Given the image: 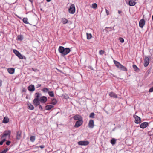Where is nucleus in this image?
Returning <instances> with one entry per match:
<instances>
[{
  "mask_svg": "<svg viewBox=\"0 0 153 153\" xmlns=\"http://www.w3.org/2000/svg\"><path fill=\"white\" fill-rule=\"evenodd\" d=\"M58 51L62 56H64L68 54L71 51L69 48H65L63 46H59Z\"/></svg>",
  "mask_w": 153,
  "mask_h": 153,
  "instance_id": "nucleus-1",
  "label": "nucleus"
},
{
  "mask_svg": "<svg viewBox=\"0 0 153 153\" xmlns=\"http://www.w3.org/2000/svg\"><path fill=\"white\" fill-rule=\"evenodd\" d=\"M114 64H115V66L118 68L123 71H127V68L126 67L122 65V64H120L119 62L114 60Z\"/></svg>",
  "mask_w": 153,
  "mask_h": 153,
  "instance_id": "nucleus-2",
  "label": "nucleus"
},
{
  "mask_svg": "<svg viewBox=\"0 0 153 153\" xmlns=\"http://www.w3.org/2000/svg\"><path fill=\"white\" fill-rule=\"evenodd\" d=\"M13 52L17 56L18 58L21 59H23V56L18 51L14 49Z\"/></svg>",
  "mask_w": 153,
  "mask_h": 153,
  "instance_id": "nucleus-3",
  "label": "nucleus"
},
{
  "mask_svg": "<svg viewBox=\"0 0 153 153\" xmlns=\"http://www.w3.org/2000/svg\"><path fill=\"white\" fill-rule=\"evenodd\" d=\"M75 7L74 4H71L68 10L69 12L71 14H74L75 12Z\"/></svg>",
  "mask_w": 153,
  "mask_h": 153,
  "instance_id": "nucleus-4",
  "label": "nucleus"
},
{
  "mask_svg": "<svg viewBox=\"0 0 153 153\" xmlns=\"http://www.w3.org/2000/svg\"><path fill=\"white\" fill-rule=\"evenodd\" d=\"M11 134V131L10 130L5 131L3 133V135L1 136V139H2L5 137H6L7 136L9 137L10 136Z\"/></svg>",
  "mask_w": 153,
  "mask_h": 153,
  "instance_id": "nucleus-5",
  "label": "nucleus"
},
{
  "mask_svg": "<svg viewBox=\"0 0 153 153\" xmlns=\"http://www.w3.org/2000/svg\"><path fill=\"white\" fill-rule=\"evenodd\" d=\"M83 123V121L82 119L77 121L75 123V124L74 125V127L75 128H78Z\"/></svg>",
  "mask_w": 153,
  "mask_h": 153,
  "instance_id": "nucleus-6",
  "label": "nucleus"
},
{
  "mask_svg": "<svg viewBox=\"0 0 153 153\" xmlns=\"http://www.w3.org/2000/svg\"><path fill=\"white\" fill-rule=\"evenodd\" d=\"M89 143L87 141H81L78 142V144L79 145L86 146L89 144Z\"/></svg>",
  "mask_w": 153,
  "mask_h": 153,
  "instance_id": "nucleus-7",
  "label": "nucleus"
},
{
  "mask_svg": "<svg viewBox=\"0 0 153 153\" xmlns=\"http://www.w3.org/2000/svg\"><path fill=\"white\" fill-rule=\"evenodd\" d=\"M149 63V58L147 56H146L144 59V65L145 67H147Z\"/></svg>",
  "mask_w": 153,
  "mask_h": 153,
  "instance_id": "nucleus-8",
  "label": "nucleus"
},
{
  "mask_svg": "<svg viewBox=\"0 0 153 153\" xmlns=\"http://www.w3.org/2000/svg\"><path fill=\"white\" fill-rule=\"evenodd\" d=\"M134 117L135 118V123L136 124H139L141 122V119L137 115H135L134 116Z\"/></svg>",
  "mask_w": 153,
  "mask_h": 153,
  "instance_id": "nucleus-9",
  "label": "nucleus"
},
{
  "mask_svg": "<svg viewBox=\"0 0 153 153\" xmlns=\"http://www.w3.org/2000/svg\"><path fill=\"white\" fill-rule=\"evenodd\" d=\"M149 123L144 122L141 124L140 125V128H141L144 129L148 126Z\"/></svg>",
  "mask_w": 153,
  "mask_h": 153,
  "instance_id": "nucleus-10",
  "label": "nucleus"
},
{
  "mask_svg": "<svg viewBox=\"0 0 153 153\" xmlns=\"http://www.w3.org/2000/svg\"><path fill=\"white\" fill-rule=\"evenodd\" d=\"M39 101H40V100L37 99H34L33 100V103L35 106L36 107L39 105L40 104Z\"/></svg>",
  "mask_w": 153,
  "mask_h": 153,
  "instance_id": "nucleus-11",
  "label": "nucleus"
},
{
  "mask_svg": "<svg viewBox=\"0 0 153 153\" xmlns=\"http://www.w3.org/2000/svg\"><path fill=\"white\" fill-rule=\"evenodd\" d=\"M94 126V121L93 120L91 119L89 121L88 123V127L91 128H93Z\"/></svg>",
  "mask_w": 153,
  "mask_h": 153,
  "instance_id": "nucleus-12",
  "label": "nucleus"
},
{
  "mask_svg": "<svg viewBox=\"0 0 153 153\" xmlns=\"http://www.w3.org/2000/svg\"><path fill=\"white\" fill-rule=\"evenodd\" d=\"M145 22L144 19H142L139 21V27L141 28H143L145 25Z\"/></svg>",
  "mask_w": 153,
  "mask_h": 153,
  "instance_id": "nucleus-13",
  "label": "nucleus"
},
{
  "mask_svg": "<svg viewBox=\"0 0 153 153\" xmlns=\"http://www.w3.org/2000/svg\"><path fill=\"white\" fill-rule=\"evenodd\" d=\"M27 88L28 90L31 92H33L35 90L34 85L32 84L30 85Z\"/></svg>",
  "mask_w": 153,
  "mask_h": 153,
  "instance_id": "nucleus-14",
  "label": "nucleus"
},
{
  "mask_svg": "<svg viewBox=\"0 0 153 153\" xmlns=\"http://www.w3.org/2000/svg\"><path fill=\"white\" fill-rule=\"evenodd\" d=\"M47 100V98L46 97L43 96L40 98V100L41 102L44 103L46 102Z\"/></svg>",
  "mask_w": 153,
  "mask_h": 153,
  "instance_id": "nucleus-15",
  "label": "nucleus"
},
{
  "mask_svg": "<svg viewBox=\"0 0 153 153\" xmlns=\"http://www.w3.org/2000/svg\"><path fill=\"white\" fill-rule=\"evenodd\" d=\"M73 118L76 120H79L82 119L81 116L78 114H76L73 117Z\"/></svg>",
  "mask_w": 153,
  "mask_h": 153,
  "instance_id": "nucleus-16",
  "label": "nucleus"
},
{
  "mask_svg": "<svg viewBox=\"0 0 153 153\" xmlns=\"http://www.w3.org/2000/svg\"><path fill=\"white\" fill-rule=\"evenodd\" d=\"M7 71L9 74H12L14 72L15 69L13 68H9L7 69Z\"/></svg>",
  "mask_w": 153,
  "mask_h": 153,
  "instance_id": "nucleus-17",
  "label": "nucleus"
},
{
  "mask_svg": "<svg viewBox=\"0 0 153 153\" xmlns=\"http://www.w3.org/2000/svg\"><path fill=\"white\" fill-rule=\"evenodd\" d=\"M21 132L20 131H18L17 132L16 139L19 140L21 137Z\"/></svg>",
  "mask_w": 153,
  "mask_h": 153,
  "instance_id": "nucleus-18",
  "label": "nucleus"
},
{
  "mask_svg": "<svg viewBox=\"0 0 153 153\" xmlns=\"http://www.w3.org/2000/svg\"><path fill=\"white\" fill-rule=\"evenodd\" d=\"M136 4L134 0H130L129 2V4L130 6H134Z\"/></svg>",
  "mask_w": 153,
  "mask_h": 153,
  "instance_id": "nucleus-19",
  "label": "nucleus"
},
{
  "mask_svg": "<svg viewBox=\"0 0 153 153\" xmlns=\"http://www.w3.org/2000/svg\"><path fill=\"white\" fill-rule=\"evenodd\" d=\"M9 119L7 117H4L2 122L5 123H7L9 122Z\"/></svg>",
  "mask_w": 153,
  "mask_h": 153,
  "instance_id": "nucleus-20",
  "label": "nucleus"
},
{
  "mask_svg": "<svg viewBox=\"0 0 153 153\" xmlns=\"http://www.w3.org/2000/svg\"><path fill=\"white\" fill-rule=\"evenodd\" d=\"M109 96L111 97H114V98H117V96L116 94L113 92H111L109 94Z\"/></svg>",
  "mask_w": 153,
  "mask_h": 153,
  "instance_id": "nucleus-21",
  "label": "nucleus"
},
{
  "mask_svg": "<svg viewBox=\"0 0 153 153\" xmlns=\"http://www.w3.org/2000/svg\"><path fill=\"white\" fill-rule=\"evenodd\" d=\"M35 98L34 99H37L38 100L39 99V97L41 95V94L39 93H36L35 94Z\"/></svg>",
  "mask_w": 153,
  "mask_h": 153,
  "instance_id": "nucleus-22",
  "label": "nucleus"
},
{
  "mask_svg": "<svg viewBox=\"0 0 153 153\" xmlns=\"http://www.w3.org/2000/svg\"><path fill=\"white\" fill-rule=\"evenodd\" d=\"M133 67L134 71H135L138 72L139 71V68L135 65H133Z\"/></svg>",
  "mask_w": 153,
  "mask_h": 153,
  "instance_id": "nucleus-23",
  "label": "nucleus"
},
{
  "mask_svg": "<svg viewBox=\"0 0 153 153\" xmlns=\"http://www.w3.org/2000/svg\"><path fill=\"white\" fill-rule=\"evenodd\" d=\"M53 107V106L51 105H47L45 106V109L46 110H50Z\"/></svg>",
  "mask_w": 153,
  "mask_h": 153,
  "instance_id": "nucleus-24",
  "label": "nucleus"
},
{
  "mask_svg": "<svg viewBox=\"0 0 153 153\" xmlns=\"http://www.w3.org/2000/svg\"><path fill=\"white\" fill-rule=\"evenodd\" d=\"M23 36L22 35H19L17 36V40L20 41H22L23 39Z\"/></svg>",
  "mask_w": 153,
  "mask_h": 153,
  "instance_id": "nucleus-25",
  "label": "nucleus"
},
{
  "mask_svg": "<svg viewBox=\"0 0 153 153\" xmlns=\"http://www.w3.org/2000/svg\"><path fill=\"white\" fill-rule=\"evenodd\" d=\"M52 102L51 104H53V105H56L57 103V101L55 99H53L51 100Z\"/></svg>",
  "mask_w": 153,
  "mask_h": 153,
  "instance_id": "nucleus-26",
  "label": "nucleus"
},
{
  "mask_svg": "<svg viewBox=\"0 0 153 153\" xmlns=\"http://www.w3.org/2000/svg\"><path fill=\"white\" fill-rule=\"evenodd\" d=\"M62 23L65 24L67 23L68 22V20L66 19L62 18Z\"/></svg>",
  "mask_w": 153,
  "mask_h": 153,
  "instance_id": "nucleus-27",
  "label": "nucleus"
},
{
  "mask_svg": "<svg viewBox=\"0 0 153 153\" xmlns=\"http://www.w3.org/2000/svg\"><path fill=\"white\" fill-rule=\"evenodd\" d=\"M28 108L30 110H33L34 109V107L33 105L30 103L28 104Z\"/></svg>",
  "mask_w": 153,
  "mask_h": 153,
  "instance_id": "nucleus-28",
  "label": "nucleus"
},
{
  "mask_svg": "<svg viewBox=\"0 0 153 153\" xmlns=\"http://www.w3.org/2000/svg\"><path fill=\"white\" fill-rule=\"evenodd\" d=\"M48 94L50 97H54V93L53 91H51L48 92Z\"/></svg>",
  "mask_w": 153,
  "mask_h": 153,
  "instance_id": "nucleus-29",
  "label": "nucleus"
},
{
  "mask_svg": "<svg viewBox=\"0 0 153 153\" xmlns=\"http://www.w3.org/2000/svg\"><path fill=\"white\" fill-rule=\"evenodd\" d=\"M87 38L88 39H90L92 37V35L91 33H86Z\"/></svg>",
  "mask_w": 153,
  "mask_h": 153,
  "instance_id": "nucleus-30",
  "label": "nucleus"
},
{
  "mask_svg": "<svg viewBox=\"0 0 153 153\" xmlns=\"http://www.w3.org/2000/svg\"><path fill=\"white\" fill-rule=\"evenodd\" d=\"M42 91L44 93H47L49 91V89L46 88H44L42 90Z\"/></svg>",
  "mask_w": 153,
  "mask_h": 153,
  "instance_id": "nucleus-31",
  "label": "nucleus"
},
{
  "mask_svg": "<svg viewBox=\"0 0 153 153\" xmlns=\"http://www.w3.org/2000/svg\"><path fill=\"white\" fill-rule=\"evenodd\" d=\"M116 141L115 139L113 138L111 140V143L112 145H114L116 143Z\"/></svg>",
  "mask_w": 153,
  "mask_h": 153,
  "instance_id": "nucleus-32",
  "label": "nucleus"
},
{
  "mask_svg": "<svg viewBox=\"0 0 153 153\" xmlns=\"http://www.w3.org/2000/svg\"><path fill=\"white\" fill-rule=\"evenodd\" d=\"M35 137L34 136H31L30 137V140L32 142H33L35 141Z\"/></svg>",
  "mask_w": 153,
  "mask_h": 153,
  "instance_id": "nucleus-33",
  "label": "nucleus"
},
{
  "mask_svg": "<svg viewBox=\"0 0 153 153\" xmlns=\"http://www.w3.org/2000/svg\"><path fill=\"white\" fill-rule=\"evenodd\" d=\"M27 20L28 19L27 18H24L23 19V22L25 24H28V23Z\"/></svg>",
  "mask_w": 153,
  "mask_h": 153,
  "instance_id": "nucleus-34",
  "label": "nucleus"
},
{
  "mask_svg": "<svg viewBox=\"0 0 153 153\" xmlns=\"http://www.w3.org/2000/svg\"><path fill=\"white\" fill-rule=\"evenodd\" d=\"M95 114L94 113L92 112L89 115V117L90 118H94Z\"/></svg>",
  "mask_w": 153,
  "mask_h": 153,
  "instance_id": "nucleus-35",
  "label": "nucleus"
},
{
  "mask_svg": "<svg viewBox=\"0 0 153 153\" xmlns=\"http://www.w3.org/2000/svg\"><path fill=\"white\" fill-rule=\"evenodd\" d=\"M92 7L94 9L96 8L97 6V4L95 3L93 4L92 5Z\"/></svg>",
  "mask_w": 153,
  "mask_h": 153,
  "instance_id": "nucleus-36",
  "label": "nucleus"
},
{
  "mask_svg": "<svg viewBox=\"0 0 153 153\" xmlns=\"http://www.w3.org/2000/svg\"><path fill=\"white\" fill-rule=\"evenodd\" d=\"M119 40L120 41L121 43H123L124 42V40L121 37H120L119 38Z\"/></svg>",
  "mask_w": 153,
  "mask_h": 153,
  "instance_id": "nucleus-37",
  "label": "nucleus"
},
{
  "mask_svg": "<svg viewBox=\"0 0 153 153\" xmlns=\"http://www.w3.org/2000/svg\"><path fill=\"white\" fill-rule=\"evenodd\" d=\"M104 51L102 50H100L99 51V53L100 55H102L104 54Z\"/></svg>",
  "mask_w": 153,
  "mask_h": 153,
  "instance_id": "nucleus-38",
  "label": "nucleus"
},
{
  "mask_svg": "<svg viewBox=\"0 0 153 153\" xmlns=\"http://www.w3.org/2000/svg\"><path fill=\"white\" fill-rule=\"evenodd\" d=\"M109 28H110L111 29H112V27H106V30H107L108 32L111 31V30H108V29H109ZM113 30H114V27H113Z\"/></svg>",
  "mask_w": 153,
  "mask_h": 153,
  "instance_id": "nucleus-39",
  "label": "nucleus"
},
{
  "mask_svg": "<svg viewBox=\"0 0 153 153\" xmlns=\"http://www.w3.org/2000/svg\"><path fill=\"white\" fill-rule=\"evenodd\" d=\"M153 92V87L151 88L149 91V92Z\"/></svg>",
  "mask_w": 153,
  "mask_h": 153,
  "instance_id": "nucleus-40",
  "label": "nucleus"
},
{
  "mask_svg": "<svg viewBox=\"0 0 153 153\" xmlns=\"http://www.w3.org/2000/svg\"><path fill=\"white\" fill-rule=\"evenodd\" d=\"M11 143V142L10 141H7L6 143V144L7 145H10V143Z\"/></svg>",
  "mask_w": 153,
  "mask_h": 153,
  "instance_id": "nucleus-41",
  "label": "nucleus"
},
{
  "mask_svg": "<svg viewBox=\"0 0 153 153\" xmlns=\"http://www.w3.org/2000/svg\"><path fill=\"white\" fill-rule=\"evenodd\" d=\"M105 11L107 15H109V11L106 8Z\"/></svg>",
  "mask_w": 153,
  "mask_h": 153,
  "instance_id": "nucleus-42",
  "label": "nucleus"
},
{
  "mask_svg": "<svg viewBox=\"0 0 153 153\" xmlns=\"http://www.w3.org/2000/svg\"><path fill=\"white\" fill-rule=\"evenodd\" d=\"M39 109H40V110H41V111H42L43 109H42V106L41 105H39Z\"/></svg>",
  "mask_w": 153,
  "mask_h": 153,
  "instance_id": "nucleus-43",
  "label": "nucleus"
},
{
  "mask_svg": "<svg viewBox=\"0 0 153 153\" xmlns=\"http://www.w3.org/2000/svg\"><path fill=\"white\" fill-rule=\"evenodd\" d=\"M32 70L33 71H35V72H37V71H38V70H37V69H34V68H32Z\"/></svg>",
  "mask_w": 153,
  "mask_h": 153,
  "instance_id": "nucleus-44",
  "label": "nucleus"
},
{
  "mask_svg": "<svg viewBox=\"0 0 153 153\" xmlns=\"http://www.w3.org/2000/svg\"><path fill=\"white\" fill-rule=\"evenodd\" d=\"M41 86V84H39L36 85V88H38L40 87Z\"/></svg>",
  "mask_w": 153,
  "mask_h": 153,
  "instance_id": "nucleus-45",
  "label": "nucleus"
},
{
  "mask_svg": "<svg viewBox=\"0 0 153 153\" xmlns=\"http://www.w3.org/2000/svg\"><path fill=\"white\" fill-rule=\"evenodd\" d=\"M2 81L1 80H0V87H1L2 85Z\"/></svg>",
  "mask_w": 153,
  "mask_h": 153,
  "instance_id": "nucleus-46",
  "label": "nucleus"
},
{
  "mask_svg": "<svg viewBox=\"0 0 153 153\" xmlns=\"http://www.w3.org/2000/svg\"><path fill=\"white\" fill-rule=\"evenodd\" d=\"M41 149H43L44 148L45 146L43 145H42L39 146Z\"/></svg>",
  "mask_w": 153,
  "mask_h": 153,
  "instance_id": "nucleus-47",
  "label": "nucleus"
},
{
  "mask_svg": "<svg viewBox=\"0 0 153 153\" xmlns=\"http://www.w3.org/2000/svg\"><path fill=\"white\" fill-rule=\"evenodd\" d=\"M2 139H3V140H2V141L3 142V143L6 140V139L5 138H4L3 139L2 138Z\"/></svg>",
  "mask_w": 153,
  "mask_h": 153,
  "instance_id": "nucleus-48",
  "label": "nucleus"
},
{
  "mask_svg": "<svg viewBox=\"0 0 153 153\" xmlns=\"http://www.w3.org/2000/svg\"><path fill=\"white\" fill-rule=\"evenodd\" d=\"M3 142L2 140L1 141H0V145H2L3 144Z\"/></svg>",
  "mask_w": 153,
  "mask_h": 153,
  "instance_id": "nucleus-49",
  "label": "nucleus"
},
{
  "mask_svg": "<svg viewBox=\"0 0 153 153\" xmlns=\"http://www.w3.org/2000/svg\"><path fill=\"white\" fill-rule=\"evenodd\" d=\"M68 97L67 95L64 96V98L65 99H67Z\"/></svg>",
  "mask_w": 153,
  "mask_h": 153,
  "instance_id": "nucleus-50",
  "label": "nucleus"
},
{
  "mask_svg": "<svg viewBox=\"0 0 153 153\" xmlns=\"http://www.w3.org/2000/svg\"><path fill=\"white\" fill-rule=\"evenodd\" d=\"M8 148H6L5 149H4V150L5 151V152H7L8 150Z\"/></svg>",
  "mask_w": 153,
  "mask_h": 153,
  "instance_id": "nucleus-51",
  "label": "nucleus"
},
{
  "mask_svg": "<svg viewBox=\"0 0 153 153\" xmlns=\"http://www.w3.org/2000/svg\"><path fill=\"white\" fill-rule=\"evenodd\" d=\"M122 12V11L121 10H118V13L119 14H120Z\"/></svg>",
  "mask_w": 153,
  "mask_h": 153,
  "instance_id": "nucleus-52",
  "label": "nucleus"
},
{
  "mask_svg": "<svg viewBox=\"0 0 153 153\" xmlns=\"http://www.w3.org/2000/svg\"><path fill=\"white\" fill-rule=\"evenodd\" d=\"M6 152H5V151L3 150L2 152H0V153H6Z\"/></svg>",
  "mask_w": 153,
  "mask_h": 153,
  "instance_id": "nucleus-53",
  "label": "nucleus"
},
{
  "mask_svg": "<svg viewBox=\"0 0 153 153\" xmlns=\"http://www.w3.org/2000/svg\"><path fill=\"white\" fill-rule=\"evenodd\" d=\"M32 3L33 0H29Z\"/></svg>",
  "mask_w": 153,
  "mask_h": 153,
  "instance_id": "nucleus-54",
  "label": "nucleus"
},
{
  "mask_svg": "<svg viewBox=\"0 0 153 153\" xmlns=\"http://www.w3.org/2000/svg\"><path fill=\"white\" fill-rule=\"evenodd\" d=\"M46 1H47V2H49L51 0H46Z\"/></svg>",
  "mask_w": 153,
  "mask_h": 153,
  "instance_id": "nucleus-55",
  "label": "nucleus"
},
{
  "mask_svg": "<svg viewBox=\"0 0 153 153\" xmlns=\"http://www.w3.org/2000/svg\"><path fill=\"white\" fill-rule=\"evenodd\" d=\"M114 76V77H116V78H118V77H117L116 76H114H114Z\"/></svg>",
  "mask_w": 153,
  "mask_h": 153,
  "instance_id": "nucleus-56",
  "label": "nucleus"
},
{
  "mask_svg": "<svg viewBox=\"0 0 153 153\" xmlns=\"http://www.w3.org/2000/svg\"><path fill=\"white\" fill-rule=\"evenodd\" d=\"M152 20H153V15L152 16Z\"/></svg>",
  "mask_w": 153,
  "mask_h": 153,
  "instance_id": "nucleus-57",
  "label": "nucleus"
},
{
  "mask_svg": "<svg viewBox=\"0 0 153 153\" xmlns=\"http://www.w3.org/2000/svg\"><path fill=\"white\" fill-rule=\"evenodd\" d=\"M59 70V71H60V72H61V71L59 70Z\"/></svg>",
  "mask_w": 153,
  "mask_h": 153,
  "instance_id": "nucleus-58",
  "label": "nucleus"
},
{
  "mask_svg": "<svg viewBox=\"0 0 153 153\" xmlns=\"http://www.w3.org/2000/svg\"><path fill=\"white\" fill-rule=\"evenodd\" d=\"M25 91V90H23V92H24Z\"/></svg>",
  "mask_w": 153,
  "mask_h": 153,
  "instance_id": "nucleus-59",
  "label": "nucleus"
},
{
  "mask_svg": "<svg viewBox=\"0 0 153 153\" xmlns=\"http://www.w3.org/2000/svg\"><path fill=\"white\" fill-rule=\"evenodd\" d=\"M26 98H27V97H26Z\"/></svg>",
  "mask_w": 153,
  "mask_h": 153,
  "instance_id": "nucleus-60",
  "label": "nucleus"
},
{
  "mask_svg": "<svg viewBox=\"0 0 153 153\" xmlns=\"http://www.w3.org/2000/svg\"><path fill=\"white\" fill-rule=\"evenodd\" d=\"M56 69H57V70H58V69L57 68H56Z\"/></svg>",
  "mask_w": 153,
  "mask_h": 153,
  "instance_id": "nucleus-61",
  "label": "nucleus"
},
{
  "mask_svg": "<svg viewBox=\"0 0 153 153\" xmlns=\"http://www.w3.org/2000/svg\"><path fill=\"white\" fill-rule=\"evenodd\" d=\"M56 69H57V70H58V69L57 68H56Z\"/></svg>",
  "mask_w": 153,
  "mask_h": 153,
  "instance_id": "nucleus-62",
  "label": "nucleus"
},
{
  "mask_svg": "<svg viewBox=\"0 0 153 153\" xmlns=\"http://www.w3.org/2000/svg\"><path fill=\"white\" fill-rule=\"evenodd\" d=\"M56 69H57V70H58V69L57 68H56Z\"/></svg>",
  "mask_w": 153,
  "mask_h": 153,
  "instance_id": "nucleus-63",
  "label": "nucleus"
},
{
  "mask_svg": "<svg viewBox=\"0 0 153 153\" xmlns=\"http://www.w3.org/2000/svg\"><path fill=\"white\" fill-rule=\"evenodd\" d=\"M152 83H153V82H152Z\"/></svg>",
  "mask_w": 153,
  "mask_h": 153,
  "instance_id": "nucleus-64",
  "label": "nucleus"
}]
</instances>
